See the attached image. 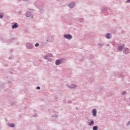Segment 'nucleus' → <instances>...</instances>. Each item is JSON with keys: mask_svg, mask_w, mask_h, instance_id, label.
Listing matches in <instances>:
<instances>
[{"mask_svg": "<svg viewBox=\"0 0 130 130\" xmlns=\"http://www.w3.org/2000/svg\"><path fill=\"white\" fill-rule=\"evenodd\" d=\"M64 37L67 39H72V38H73V37L72 36V35L70 34L64 35Z\"/></svg>", "mask_w": 130, "mask_h": 130, "instance_id": "nucleus-1", "label": "nucleus"}, {"mask_svg": "<svg viewBox=\"0 0 130 130\" xmlns=\"http://www.w3.org/2000/svg\"><path fill=\"white\" fill-rule=\"evenodd\" d=\"M123 53H124L125 54H127L128 53H129V50H128V48L124 49L123 51Z\"/></svg>", "mask_w": 130, "mask_h": 130, "instance_id": "nucleus-2", "label": "nucleus"}, {"mask_svg": "<svg viewBox=\"0 0 130 130\" xmlns=\"http://www.w3.org/2000/svg\"><path fill=\"white\" fill-rule=\"evenodd\" d=\"M92 114L93 116H96V115H97V110H96V109H94L92 110Z\"/></svg>", "mask_w": 130, "mask_h": 130, "instance_id": "nucleus-3", "label": "nucleus"}, {"mask_svg": "<svg viewBox=\"0 0 130 130\" xmlns=\"http://www.w3.org/2000/svg\"><path fill=\"white\" fill-rule=\"evenodd\" d=\"M118 48L119 50H120L121 51H122V49L124 48V45H122V46H119Z\"/></svg>", "mask_w": 130, "mask_h": 130, "instance_id": "nucleus-4", "label": "nucleus"}, {"mask_svg": "<svg viewBox=\"0 0 130 130\" xmlns=\"http://www.w3.org/2000/svg\"><path fill=\"white\" fill-rule=\"evenodd\" d=\"M60 62H61V61H60V60H57L55 62V63L56 66H59V64H60Z\"/></svg>", "mask_w": 130, "mask_h": 130, "instance_id": "nucleus-5", "label": "nucleus"}, {"mask_svg": "<svg viewBox=\"0 0 130 130\" xmlns=\"http://www.w3.org/2000/svg\"><path fill=\"white\" fill-rule=\"evenodd\" d=\"M69 8H71V9H72V8H74V7H75V4L71 3V4H69Z\"/></svg>", "mask_w": 130, "mask_h": 130, "instance_id": "nucleus-6", "label": "nucleus"}, {"mask_svg": "<svg viewBox=\"0 0 130 130\" xmlns=\"http://www.w3.org/2000/svg\"><path fill=\"white\" fill-rule=\"evenodd\" d=\"M18 28V25L17 23H15L12 26V29H15Z\"/></svg>", "mask_w": 130, "mask_h": 130, "instance_id": "nucleus-7", "label": "nucleus"}, {"mask_svg": "<svg viewBox=\"0 0 130 130\" xmlns=\"http://www.w3.org/2000/svg\"><path fill=\"white\" fill-rule=\"evenodd\" d=\"M26 17H30L31 16V12H27L26 13Z\"/></svg>", "mask_w": 130, "mask_h": 130, "instance_id": "nucleus-8", "label": "nucleus"}, {"mask_svg": "<svg viewBox=\"0 0 130 130\" xmlns=\"http://www.w3.org/2000/svg\"><path fill=\"white\" fill-rule=\"evenodd\" d=\"M69 88H72V89H74V88H77V86H76V85L73 84V85H72V86H69Z\"/></svg>", "mask_w": 130, "mask_h": 130, "instance_id": "nucleus-9", "label": "nucleus"}, {"mask_svg": "<svg viewBox=\"0 0 130 130\" xmlns=\"http://www.w3.org/2000/svg\"><path fill=\"white\" fill-rule=\"evenodd\" d=\"M106 38H107L108 39H109V38H110V34H107L106 35Z\"/></svg>", "mask_w": 130, "mask_h": 130, "instance_id": "nucleus-10", "label": "nucleus"}, {"mask_svg": "<svg viewBox=\"0 0 130 130\" xmlns=\"http://www.w3.org/2000/svg\"><path fill=\"white\" fill-rule=\"evenodd\" d=\"M9 126L10 127H15V125L13 123H11V124H9Z\"/></svg>", "mask_w": 130, "mask_h": 130, "instance_id": "nucleus-11", "label": "nucleus"}, {"mask_svg": "<svg viewBox=\"0 0 130 130\" xmlns=\"http://www.w3.org/2000/svg\"><path fill=\"white\" fill-rule=\"evenodd\" d=\"M89 125H92V124H94V121L91 120L90 122L88 123Z\"/></svg>", "mask_w": 130, "mask_h": 130, "instance_id": "nucleus-12", "label": "nucleus"}, {"mask_svg": "<svg viewBox=\"0 0 130 130\" xmlns=\"http://www.w3.org/2000/svg\"><path fill=\"white\" fill-rule=\"evenodd\" d=\"M98 127H97L96 126H94L93 127V130H98Z\"/></svg>", "mask_w": 130, "mask_h": 130, "instance_id": "nucleus-13", "label": "nucleus"}, {"mask_svg": "<svg viewBox=\"0 0 130 130\" xmlns=\"http://www.w3.org/2000/svg\"><path fill=\"white\" fill-rule=\"evenodd\" d=\"M3 18H4V15L3 13H0V19H3Z\"/></svg>", "mask_w": 130, "mask_h": 130, "instance_id": "nucleus-14", "label": "nucleus"}, {"mask_svg": "<svg viewBox=\"0 0 130 130\" xmlns=\"http://www.w3.org/2000/svg\"><path fill=\"white\" fill-rule=\"evenodd\" d=\"M45 59H49V58H48V55L45 56Z\"/></svg>", "mask_w": 130, "mask_h": 130, "instance_id": "nucleus-15", "label": "nucleus"}, {"mask_svg": "<svg viewBox=\"0 0 130 130\" xmlns=\"http://www.w3.org/2000/svg\"><path fill=\"white\" fill-rule=\"evenodd\" d=\"M39 45V43H36V44H35L36 47H37V46H38Z\"/></svg>", "mask_w": 130, "mask_h": 130, "instance_id": "nucleus-16", "label": "nucleus"}, {"mask_svg": "<svg viewBox=\"0 0 130 130\" xmlns=\"http://www.w3.org/2000/svg\"><path fill=\"white\" fill-rule=\"evenodd\" d=\"M50 38H51V39H52L51 41H53V38L51 37H50Z\"/></svg>", "mask_w": 130, "mask_h": 130, "instance_id": "nucleus-17", "label": "nucleus"}, {"mask_svg": "<svg viewBox=\"0 0 130 130\" xmlns=\"http://www.w3.org/2000/svg\"><path fill=\"white\" fill-rule=\"evenodd\" d=\"M49 56H50V57H51V56H52V54H49Z\"/></svg>", "mask_w": 130, "mask_h": 130, "instance_id": "nucleus-18", "label": "nucleus"}, {"mask_svg": "<svg viewBox=\"0 0 130 130\" xmlns=\"http://www.w3.org/2000/svg\"><path fill=\"white\" fill-rule=\"evenodd\" d=\"M122 95H124V94H125V91H123L122 92Z\"/></svg>", "mask_w": 130, "mask_h": 130, "instance_id": "nucleus-19", "label": "nucleus"}, {"mask_svg": "<svg viewBox=\"0 0 130 130\" xmlns=\"http://www.w3.org/2000/svg\"><path fill=\"white\" fill-rule=\"evenodd\" d=\"M37 89H38V90L40 89V87L38 86V87H37Z\"/></svg>", "mask_w": 130, "mask_h": 130, "instance_id": "nucleus-20", "label": "nucleus"}, {"mask_svg": "<svg viewBox=\"0 0 130 130\" xmlns=\"http://www.w3.org/2000/svg\"><path fill=\"white\" fill-rule=\"evenodd\" d=\"M128 124H130V121L128 122V123H127V125H128Z\"/></svg>", "mask_w": 130, "mask_h": 130, "instance_id": "nucleus-21", "label": "nucleus"}, {"mask_svg": "<svg viewBox=\"0 0 130 130\" xmlns=\"http://www.w3.org/2000/svg\"><path fill=\"white\" fill-rule=\"evenodd\" d=\"M80 22H83V19H80Z\"/></svg>", "mask_w": 130, "mask_h": 130, "instance_id": "nucleus-22", "label": "nucleus"}, {"mask_svg": "<svg viewBox=\"0 0 130 130\" xmlns=\"http://www.w3.org/2000/svg\"><path fill=\"white\" fill-rule=\"evenodd\" d=\"M129 2H130V0H127V3H129Z\"/></svg>", "mask_w": 130, "mask_h": 130, "instance_id": "nucleus-23", "label": "nucleus"}, {"mask_svg": "<svg viewBox=\"0 0 130 130\" xmlns=\"http://www.w3.org/2000/svg\"><path fill=\"white\" fill-rule=\"evenodd\" d=\"M31 18H33V16H31Z\"/></svg>", "mask_w": 130, "mask_h": 130, "instance_id": "nucleus-24", "label": "nucleus"}]
</instances>
